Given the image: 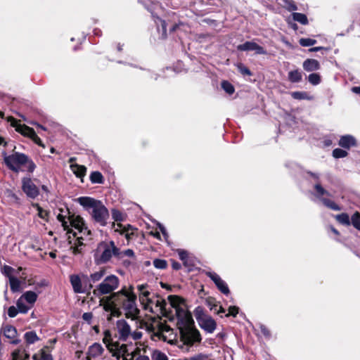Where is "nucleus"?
Segmentation results:
<instances>
[{"label":"nucleus","mask_w":360,"mask_h":360,"mask_svg":"<svg viewBox=\"0 0 360 360\" xmlns=\"http://www.w3.org/2000/svg\"><path fill=\"white\" fill-rule=\"evenodd\" d=\"M115 231H120L122 234H125L127 238H129V234L128 233V229H127L125 227H122V225L121 224H117Z\"/></svg>","instance_id":"51"},{"label":"nucleus","mask_w":360,"mask_h":360,"mask_svg":"<svg viewBox=\"0 0 360 360\" xmlns=\"http://www.w3.org/2000/svg\"><path fill=\"white\" fill-rule=\"evenodd\" d=\"M221 87L229 94H232L234 92L233 86L227 81L222 82Z\"/></svg>","instance_id":"41"},{"label":"nucleus","mask_w":360,"mask_h":360,"mask_svg":"<svg viewBox=\"0 0 360 360\" xmlns=\"http://www.w3.org/2000/svg\"><path fill=\"white\" fill-rule=\"evenodd\" d=\"M105 274V269L104 268H101L98 271L91 274L89 278L85 275H82V276L84 279L86 278L88 280L90 287L91 288L92 283H95L101 281Z\"/></svg>","instance_id":"20"},{"label":"nucleus","mask_w":360,"mask_h":360,"mask_svg":"<svg viewBox=\"0 0 360 360\" xmlns=\"http://www.w3.org/2000/svg\"><path fill=\"white\" fill-rule=\"evenodd\" d=\"M11 290L13 292H17L20 290V281L14 276H10L9 279Z\"/></svg>","instance_id":"31"},{"label":"nucleus","mask_w":360,"mask_h":360,"mask_svg":"<svg viewBox=\"0 0 360 360\" xmlns=\"http://www.w3.org/2000/svg\"><path fill=\"white\" fill-rule=\"evenodd\" d=\"M22 189L27 197L32 199L37 198L39 194L38 187L30 178H23L22 179Z\"/></svg>","instance_id":"12"},{"label":"nucleus","mask_w":360,"mask_h":360,"mask_svg":"<svg viewBox=\"0 0 360 360\" xmlns=\"http://www.w3.org/2000/svg\"><path fill=\"white\" fill-rule=\"evenodd\" d=\"M168 303L162 297L153 294L148 301L142 305L150 311H160L166 313L169 310V305L174 310L177 318V326L179 329L181 340L184 344L193 345L201 341L200 332L194 327L191 314L188 311L185 301L177 295L168 296Z\"/></svg>","instance_id":"2"},{"label":"nucleus","mask_w":360,"mask_h":360,"mask_svg":"<svg viewBox=\"0 0 360 360\" xmlns=\"http://www.w3.org/2000/svg\"><path fill=\"white\" fill-rule=\"evenodd\" d=\"M70 281L75 292L83 293L85 292V289L82 283V278L79 275H71L70 276Z\"/></svg>","instance_id":"18"},{"label":"nucleus","mask_w":360,"mask_h":360,"mask_svg":"<svg viewBox=\"0 0 360 360\" xmlns=\"http://www.w3.org/2000/svg\"><path fill=\"white\" fill-rule=\"evenodd\" d=\"M120 279L115 275L106 276L101 283L94 290V294L96 296L110 294L103 297L100 302L103 309L107 313L106 319L111 321L113 317L119 316L121 309L123 310L125 316L136 320L139 314V309L136 305L137 296L134 292V288L123 287L120 290L114 292L118 288Z\"/></svg>","instance_id":"1"},{"label":"nucleus","mask_w":360,"mask_h":360,"mask_svg":"<svg viewBox=\"0 0 360 360\" xmlns=\"http://www.w3.org/2000/svg\"><path fill=\"white\" fill-rule=\"evenodd\" d=\"M347 155V152L341 148H335L333 151V156L335 158H345Z\"/></svg>","instance_id":"44"},{"label":"nucleus","mask_w":360,"mask_h":360,"mask_svg":"<svg viewBox=\"0 0 360 360\" xmlns=\"http://www.w3.org/2000/svg\"><path fill=\"white\" fill-rule=\"evenodd\" d=\"M178 255L179 259L183 261L185 265H187V259H188V252L184 250H178Z\"/></svg>","instance_id":"46"},{"label":"nucleus","mask_w":360,"mask_h":360,"mask_svg":"<svg viewBox=\"0 0 360 360\" xmlns=\"http://www.w3.org/2000/svg\"><path fill=\"white\" fill-rule=\"evenodd\" d=\"M8 121L11 123V125L15 129V131L20 133L21 135L30 139L35 132L34 130L25 125L20 123V121L17 120L13 117H8Z\"/></svg>","instance_id":"13"},{"label":"nucleus","mask_w":360,"mask_h":360,"mask_svg":"<svg viewBox=\"0 0 360 360\" xmlns=\"http://www.w3.org/2000/svg\"><path fill=\"white\" fill-rule=\"evenodd\" d=\"M137 290L139 292V301L143 304L146 301L150 300L153 292H151L150 288L148 284H141L137 285Z\"/></svg>","instance_id":"17"},{"label":"nucleus","mask_w":360,"mask_h":360,"mask_svg":"<svg viewBox=\"0 0 360 360\" xmlns=\"http://www.w3.org/2000/svg\"><path fill=\"white\" fill-rule=\"evenodd\" d=\"M112 217L113 219H115L117 221H122V214L117 210L114 209L112 210Z\"/></svg>","instance_id":"48"},{"label":"nucleus","mask_w":360,"mask_h":360,"mask_svg":"<svg viewBox=\"0 0 360 360\" xmlns=\"http://www.w3.org/2000/svg\"><path fill=\"white\" fill-rule=\"evenodd\" d=\"M288 79L292 83L300 82L302 79V72L298 70H291L288 72Z\"/></svg>","instance_id":"25"},{"label":"nucleus","mask_w":360,"mask_h":360,"mask_svg":"<svg viewBox=\"0 0 360 360\" xmlns=\"http://www.w3.org/2000/svg\"><path fill=\"white\" fill-rule=\"evenodd\" d=\"M303 68L307 72L316 71L320 69L319 62L315 59H307L303 62Z\"/></svg>","instance_id":"21"},{"label":"nucleus","mask_w":360,"mask_h":360,"mask_svg":"<svg viewBox=\"0 0 360 360\" xmlns=\"http://www.w3.org/2000/svg\"><path fill=\"white\" fill-rule=\"evenodd\" d=\"M360 231V214L358 212H356L351 217L350 224Z\"/></svg>","instance_id":"34"},{"label":"nucleus","mask_w":360,"mask_h":360,"mask_svg":"<svg viewBox=\"0 0 360 360\" xmlns=\"http://www.w3.org/2000/svg\"><path fill=\"white\" fill-rule=\"evenodd\" d=\"M187 360H208V356L203 354H198Z\"/></svg>","instance_id":"53"},{"label":"nucleus","mask_w":360,"mask_h":360,"mask_svg":"<svg viewBox=\"0 0 360 360\" xmlns=\"http://www.w3.org/2000/svg\"><path fill=\"white\" fill-rule=\"evenodd\" d=\"M17 307L19 310V312L25 314L32 307L30 304H28L23 298L21 297L18 300L16 303Z\"/></svg>","instance_id":"26"},{"label":"nucleus","mask_w":360,"mask_h":360,"mask_svg":"<svg viewBox=\"0 0 360 360\" xmlns=\"http://www.w3.org/2000/svg\"><path fill=\"white\" fill-rule=\"evenodd\" d=\"M151 234L156 238L160 239V234L159 232H151Z\"/></svg>","instance_id":"62"},{"label":"nucleus","mask_w":360,"mask_h":360,"mask_svg":"<svg viewBox=\"0 0 360 360\" xmlns=\"http://www.w3.org/2000/svg\"><path fill=\"white\" fill-rule=\"evenodd\" d=\"M308 81L312 85H318L321 82V77L318 73H311L308 77Z\"/></svg>","instance_id":"36"},{"label":"nucleus","mask_w":360,"mask_h":360,"mask_svg":"<svg viewBox=\"0 0 360 360\" xmlns=\"http://www.w3.org/2000/svg\"><path fill=\"white\" fill-rule=\"evenodd\" d=\"M134 255V252L132 250L128 249L124 251H120V255H117V258L122 259L124 257H132Z\"/></svg>","instance_id":"47"},{"label":"nucleus","mask_w":360,"mask_h":360,"mask_svg":"<svg viewBox=\"0 0 360 360\" xmlns=\"http://www.w3.org/2000/svg\"><path fill=\"white\" fill-rule=\"evenodd\" d=\"M13 360H29L30 355L24 350L17 349L12 354Z\"/></svg>","instance_id":"28"},{"label":"nucleus","mask_w":360,"mask_h":360,"mask_svg":"<svg viewBox=\"0 0 360 360\" xmlns=\"http://www.w3.org/2000/svg\"><path fill=\"white\" fill-rule=\"evenodd\" d=\"M216 311L218 314L225 312L224 309L221 306H219V309H217V310L216 309Z\"/></svg>","instance_id":"63"},{"label":"nucleus","mask_w":360,"mask_h":360,"mask_svg":"<svg viewBox=\"0 0 360 360\" xmlns=\"http://www.w3.org/2000/svg\"><path fill=\"white\" fill-rule=\"evenodd\" d=\"M155 22L156 23L158 29V32L162 36V38L165 39L167 37V25L165 20L160 19L157 17L155 19Z\"/></svg>","instance_id":"24"},{"label":"nucleus","mask_w":360,"mask_h":360,"mask_svg":"<svg viewBox=\"0 0 360 360\" xmlns=\"http://www.w3.org/2000/svg\"><path fill=\"white\" fill-rule=\"evenodd\" d=\"M352 91L354 93L360 94V86H354L352 88Z\"/></svg>","instance_id":"61"},{"label":"nucleus","mask_w":360,"mask_h":360,"mask_svg":"<svg viewBox=\"0 0 360 360\" xmlns=\"http://www.w3.org/2000/svg\"><path fill=\"white\" fill-rule=\"evenodd\" d=\"M291 96L295 99H309L307 94L303 91H294L291 94Z\"/></svg>","instance_id":"45"},{"label":"nucleus","mask_w":360,"mask_h":360,"mask_svg":"<svg viewBox=\"0 0 360 360\" xmlns=\"http://www.w3.org/2000/svg\"><path fill=\"white\" fill-rule=\"evenodd\" d=\"M153 265L158 269H165L167 266V261L161 259H155L153 261Z\"/></svg>","instance_id":"40"},{"label":"nucleus","mask_w":360,"mask_h":360,"mask_svg":"<svg viewBox=\"0 0 360 360\" xmlns=\"http://www.w3.org/2000/svg\"><path fill=\"white\" fill-rule=\"evenodd\" d=\"M34 360H53L51 354L46 353L41 350L39 355L34 354L33 356Z\"/></svg>","instance_id":"39"},{"label":"nucleus","mask_w":360,"mask_h":360,"mask_svg":"<svg viewBox=\"0 0 360 360\" xmlns=\"http://www.w3.org/2000/svg\"><path fill=\"white\" fill-rule=\"evenodd\" d=\"M299 43L302 46L307 47L313 46L316 43V40L310 38H301Z\"/></svg>","instance_id":"38"},{"label":"nucleus","mask_w":360,"mask_h":360,"mask_svg":"<svg viewBox=\"0 0 360 360\" xmlns=\"http://www.w3.org/2000/svg\"><path fill=\"white\" fill-rule=\"evenodd\" d=\"M285 8L289 11L297 10L295 3L292 0H283Z\"/></svg>","instance_id":"43"},{"label":"nucleus","mask_w":360,"mask_h":360,"mask_svg":"<svg viewBox=\"0 0 360 360\" xmlns=\"http://www.w3.org/2000/svg\"><path fill=\"white\" fill-rule=\"evenodd\" d=\"M135 360H150V359L147 356L139 355Z\"/></svg>","instance_id":"60"},{"label":"nucleus","mask_w":360,"mask_h":360,"mask_svg":"<svg viewBox=\"0 0 360 360\" xmlns=\"http://www.w3.org/2000/svg\"><path fill=\"white\" fill-rule=\"evenodd\" d=\"M158 226L160 229V231H161V233H162L164 238H165V240H167L168 238H169V235H168V233L167 232V230L165 229V227L161 224L160 223H158Z\"/></svg>","instance_id":"55"},{"label":"nucleus","mask_w":360,"mask_h":360,"mask_svg":"<svg viewBox=\"0 0 360 360\" xmlns=\"http://www.w3.org/2000/svg\"><path fill=\"white\" fill-rule=\"evenodd\" d=\"M32 206L34 207H36L37 210L38 211V216L43 219L46 220L48 217V212L44 210L42 207H41L38 204H33Z\"/></svg>","instance_id":"42"},{"label":"nucleus","mask_w":360,"mask_h":360,"mask_svg":"<svg viewBox=\"0 0 360 360\" xmlns=\"http://www.w3.org/2000/svg\"><path fill=\"white\" fill-rule=\"evenodd\" d=\"M76 200L86 210H91V217L96 223L103 226L107 224L109 212L101 201L90 197H79Z\"/></svg>","instance_id":"4"},{"label":"nucleus","mask_w":360,"mask_h":360,"mask_svg":"<svg viewBox=\"0 0 360 360\" xmlns=\"http://www.w3.org/2000/svg\"><path fill=\"white\" fill-rule=\"evenodd\" d=\"M4 160L6 166L15 172H18L21 166L23 165L30 172H32L36 168L34 162L23 153L16 152L10 155H6Z\"/></svg>","instance_id":"6"},{"label":"nucleus","mask_w":360,"mask_h":360,"mask_svg":"<svg viewBox=\"0 0 360 360\" xmlns=\"http://www.w3.org/2000/svg\"><path fill=\"white\" fill-rule=\"evenodd\" d=\"M101 359H105V349L101 344L95 342L88 347L84 360Z\"/></svg>","instance_id":"9"},{"label":"nucleus","mask_w":360,"mask_h":360,"mask_svg":"<svg viewBox=\"0 0 360 360\" xmlns=\"http://www.w3.org/2000/svg\"><path fill=\"white\" fill-rule=\"evenodd\" d=\"M152 360H168V357L165 353L155 350L153 352Z\"/></svg>","instance_id":"37"},{"label":"nucleus","mask_w":360,"mask_h":360,"mask_svg":"<svg viewBox=\"0 0 360 360\" xmlns=\"http://www.w3.org/2000/svg\"><path fill=\"white\" fill-rule=\"evenodd\" d=\"M238 68H239V70L240 72L243 74V75H251V72L250 71V70L245 67L244 65H240L238 66Z\"/></svg>","instance_id":"56"},{"label":"nucleus","mask_w":360,"mask_h":360,"mask_svg":"<svg viewBox=\"0 0 360 360\" xmlns=\"http://www.w3.org/2000/svg\"><path fill=\"white\" fill-rule=\"evenodd\" d=\"M24 338H25V341L28 344H33L39 340L37 333L34 331H29V332L25 333Z\"/></svg>","instance_id":"30"},{"label":"nucleus","mask_w":360,"mask_h":360,"mask_svg":"<svg viewBox=\"0 0 360 360\" xmlns=\"http://www.w3.org/2000/svg\"><path fill=\"white\" fill-rule=\"evenodd\" d=\"M237 49L243 51H254L257 54H266V51L263 47L253 41H246L240 44L237 46Z\"/></svg>","instance_id":"16"},{"label":"nucleus","mask_w":360,"mask_h":360,"mask_svg":"<svg viewBox=\"0 0 360 360\" xmlns=\"http://www.w3.org/2000/svg\"><path fill=\"white\" fill-rule=\"evenodd\" d=\"M92 318H93V314L91 312H86V313H84L82 315V319L85 321L88 322L89 323H90V321H91Z\"/></svg>","instance_id":"57"},{"label":"nucleus","mask_w":360,"mask_h":360,"mask_svg":"<svg viewBox=\"0 0 360 360\" xmlns=\"http://www.w3.org/2000/svg\"><path fill=\"white\" fill-rule=\"evenodd\" d=\"M172 268L175 270H179L181 268V264L175 261H172Z\"/></svg>","instance_id":"58"},{"label":"nucleus","mask_w":360,"mask_h":360,"mask_svg":"<svg viewBox=\"0 0 360 360\" xmlns=\"http://www.w3.org/2000/svg\"><path fill=\"white\" fill-rule=\"evenodd\" d=\"M322 49H324V48L323 46H316V47H314V48L309 49V51L314 52V51H320V50H322Z\"/></svg>","instance_id":"59"},{"label":"nucleus","mask_w":360,"mask_h":360,"mask_svg":"<svg viewBox=\"0 0 360 360\" xmlns=\"http://www.w3.org/2000/svg\"><path fill=\"white\" fill-rule=\"evenodd\" d=\"M238 313V308L237 307L233 306L229 308V313L226 315V316H236Z\"/></svg>","instance_id":"54"},{"label":"nucleus","mask_w":360,"mask_h":360,"mask_svg":"<svg viewBox=\"0 0 360 360\" xmlns=\"http://www.w3.org/2000/svg\"><path fill=\"white\" fill-rule=\"evenodd\" d=\"M37 294L33 291H27L21 295V297L32 307L37 299Z\"/></svg>","instance_id":"23"},{"label":"nucleus","mask_w":360,"mask_h":360,"mask_svg":"<svg viewBox=\"0 0 360 360\" xmlns=\"http://www.w3.org/2000/svg\"><path fill=\"white\" fill-rule=\"evenodd\" d=\"M30 139L38 146L42 148H45L44 144L42 143L40 138L37 135L36 132L34 133L33 136H32Z\"/></svg>","instance_id":"50"},{"label":"nucleus","mask_w":360,"mask_h":360,"mask_svg":"<svg viewBox=\"0 0 360 360\" xmlns=\"http://www.w3.org/2000/svg\"><path fill=\"white\" fill-rule=\"evenodd\" d=\"M108 350L117 360H129L128 356L130 354L128 352L127 346L124 344L115 343L109 347Z\"/></svg>","instance_id":"11"},{"label":"nucleus","mask_w":360,"mask_h":360,"mask_svg":"<svg viewBox=\"0 0 360 360\" xmlns=\"http://www.w3.org/2000/svg\"><path fill=\"white\" fill-rule=\"evenodd\" d=\"M103 342L105 345L108 349L115 343L112 342L111 333L109 330H105L103 333Z\"/></svg>","instance_id":"33"},{"label":"nucleus","mask_w":360,"mask_h":360,"mask_svg":"<svg viewBox=\"0 0 360 360\" xmlns=\"http://www.w3.org/2000/svg\"><path fill=\"white\" fill-rule=\"evenodd\" d=\"M205 275L214 283L218 290L223 294H229L230 291L226 283L217 274L213 271H206Z\"/></svg>","instance_id":"15"},{"label":"nucleus","mask_w":360,"mask_h":360,"mask_svg":"<svg viewBox=\"0 0 360 360\" xmlns=\"http://www.w3.org/2000/svg\"><path fill=\"white\" fill-rule=\"evenodd\" d=\"M292 17L295 21L298 22L302 25H305L308 24V19L305 14L301 13H292Z\"/></svg>","instance_id":"29"},{"label":"nucleus","mask_w":360,"mask_h":360,"mask_svg":"<svg viewBox=\"0 0 360 360\" xmlns=\"http://www.w3.org/2000/svg\"><path fill=\"white\" fill-rule=\"evenodd\" d=\"M339 145L344 148L349 149L350 147L356 146V139L352 135H345L340 137Z\"/></svg>","instance_id":"22"},{"label":"nucleus","mask_w":360,"mask_h":360,"mask_svg":"<svg viewBox=\"0 0 360 360\" xmlns=\"http://www.w3.org/2000/svg\"><path fill=\"white\" fill-rule=\"evenodd\" d=\"M117 255H120V250L110 240L98 243L94 257L96 264H103L108 262L113 256L117 257Z\"/></svg>","instance_id":"5"},{"label":"nucleus","mask_w":360,"mask_h":360,"mask_svg":"<svg viewBox=\"0 0 360 360\" xmlns=\"http://www.w3.org/2000/svg\"><path fill=\"white\" fill-rule=\"evenodd\" d=\"M19 310L18 309V307L16 308L14 306H11L8 308V315L11 317V318H13L15 316H17Z\"/></svg>","instance_id":"52"},{"label":"nucleus","mask_w":360,"mask_h":360,"mask_svg":"<svg viewBox=\"0 0 360 360\" xmlns=\"http://www.w3.org/2000/svg\"><path fill=\"white\" fill-rule=\"evenodd\" d=\"M336 219L342 224L350 225L349 217L347 214L342 213L336 216Z\"/></svg>","instance_id":"35"},{"label":"nucleus","mask_w":360,"mask_h":360,"mask_svg":"<svg viewBox=\"0 0 360 360\" xmlns=\"http://www.w3.org/2000/svg\"><path fill=\"white\" fill-rule=\"evenodd\" d=\"M32 124H35L37 127L40 128V129H42V130H44V131H45V130L46 129L44 127H43L42 125H41V124H37V123H34V122H33V123H32Z\"/></svg>","instance_id":"64"},{"label":"nucleus","mask_w":360,"mask_h":360,"mask_svg":"<svg viewBox=\"0 0 360 360\" xmlns=\"http://www.w3.org/2000/svg\"><path fill=\"white\" fill-rule=\"evenodd\" d=\"M141 328H145L150 333L151 338L154 340H163L172 344V340H167L165 333L169 332L171 329L166 325L162 324L157 320H152L150 322L141 323Z\"/></svg>","instance_id":"7"},{"label":"nucleus","mask_w":360,"mask_h":360,"mask_svg":"<svg viewBox=\"0 0 360 360\" xmlns=\"http://www.w3.org/2000/svg\"><path fill=\"white\" fill-rule=\"evenodd\" d=\"M90 180L93 184H102L103 177L101 172H93L90 175Z\"/></svg>","instance_id":"32"},{"label":"nucleus","mask_w":360,"mask_h":360,"mask_svg":"<svg viewBox=\"0 0 360 360\" xmlns=\"http://www.w3.org/2000/svg\"><path fill=\"white\" fill-rule=\"evenodd\" d=\"M57 219L61 223L64 230L69 234L68 239L72 252L76 255L82 252L84 240L90 239L91 231L86 226L82 217L70 214L66 210H60Z\"/></svg>","instance_id":"3"},{"label":"nucleus","mask_w":360,"mask_h":360,"mask_svg":"<svg viewBox=\"0 0 360 360\" xmlns=\"http://www.w3.org/2000/svg\"><path fill=\"white\" fill-rule=\"evenodd\" d=\"M116 329L119 339L123 341H126L129 338L138 340L142 337V333L137 330L132 331L131 326L124 319H120L117 321Z\"/></svg>","instance_id":"8"},{"label":"nucleus","mask_w":360,"mask_h":360,"mask_svg":"<svg viewBox=\"0 0 360 360\" xmlns=\"http://www.w3.org/2000/svg\"><path fill=\"white\" fill-rule=\"evenodd\" d=\"M75 158H71L69 160V162L71 163L70 169L72 172L76 175L78 178H82L85 176L86 168L83 165H79L76 163H73L75 161Z\"/></svg>","instance_id":"19"},{"label":"nucleus","mask_w":360,"mask_h":360,"mask_svg":"<svg viewBox=\"0 0 360 360\" xmlns=\"http://www.w3.org/2000/svg\"><path fill=\"white\" fill-rule=\"evenodd\" d=\"M4 335L8 339H13L17 334V330L12 326H6L2 329Z\"/></svg>","instance_id":"27"},{"label":"nucleus","mask_w":360,"mask_h":360,"mask_svg":"<svg viewBox=\"0 0 360 360\" xmlns=\"http://www.w3.org/2000/svg\"><path fill=\"white\" fill-rule=\"evenodd\" d=\"M316 190V195L321 200L324 205L329 207L333 210H340V207L336 205L333 201L323 198L322 196L324 195H329V193L325 190L319 184H316L314 186Z\"/></svg>","instance_id":"14"},{"label":"nucleus","mask_w":360,"mask_h":360,"mask_svg":"<svg viewBox=\"0 0 360 360\" xmlns=\"http://www.w3.org/2000/svg\"><path fill=\"white\" fill-rule=\"evenodd\" d=\"M14 269L9 266H4L2 269V273L10 278V276H13L12 274Z\"/></svg>","instance_id":"49"},{"label":"nucleus","mask_w":360,"mask_h":360,"mask_svg":"<svg viewBox=\"0 0 360 360\" xmlns=\"http://www.w3.org/2000/svg\"><path fill=\"white\" fill-rule=\"evenodd\" d=\"M196 319L202 329L208 333H212L217 327L215 321L208 315L197 314Z\"/></svg>","instance_id":"10"}]
</instances>
